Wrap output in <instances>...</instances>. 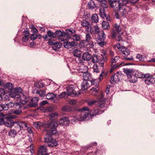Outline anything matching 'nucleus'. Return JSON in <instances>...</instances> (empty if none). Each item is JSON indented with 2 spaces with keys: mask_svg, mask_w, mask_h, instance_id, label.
Listing matches in <instances>:
<instances>
[{
  "mask_svg": "<svg viewBox=\"0 0 155 155\" xmlns=\"http://www.w3.org/2000/svg\"><path fill=\"white\" fill-rule=\"evenodd\" d=\"M101 108L102 107L98 106V107L95 108L90 112L87 107H84L80 110L81 111V115L74 116L71 120L72 123H77L79 121L88 120L92 118V116L99 115L104 112V110H101Z\"/></svg>",
  "mask_w": 155,
  "mask_h": 155,
  "instance_id": "nucleus-1",
  "label": "nucleus"
},
{
  "mask_svg": "<svg viewBox=\"0 0 155 155\" xmlns=\"http://www.w3.org/2000/svg\"><path fill=\"white\" fill-rule=\"evenodd\" d=\"M70 123V120L67 117H61L59 121H58L56 119L48 123L47 126L50 129V133L55 134L57 132L56 127L59 125L68 126Z\"/></svg>",
  "mask_w": 155,
  "mask_h": 155,
  "instance_id": "nucleus-2",
  "label": "nucleus"
},
{
  "mask_svg": "<svg viewBox=\"0 0 155 155\" xmlns=\"http://www.w3.org/2000/svg\"><path fill=\"white\" fill-rule=\"evenodd\" d=\"M73 33L71 29H68L66 32H62L60 30L56 31L55 34L59 37L58 39L61 41H64L67 39L71 38V35Z\"/></svg>",
  "mask_w": 155,
  "mask_h": 155,
  "instance_id": "nucleus-3",
  "label": "nucleus"
},
{
  "mask_svg": "<svg viewBox=\"0 0 155 155\" xmlns=\"http://www.w3.org/2000/svg\"><path fill=\"white\" fill-rule=\"evenodd\" d=\"M125 5H121L115 11V16L117 18L121 17H126L128 13Z\"/></svg>",
  "mask_w": 155,
  "mask_h": 155,
  "instance_id": "nucleus-4",
  "label": "nucleus"
},
{
  "mask_svg": "<svg viewBox=\"0 0 155 155\" xmlns=\"http://www.w3.org/2000/svg\"><path fill=\"white\" fill-rule=\"evenodd\" d=\"M110 6L115 11L121 5H126L127 2L125 0H109Z\"/></svg>",
  "mask_w": 155,
  "mask_h": 155,
  "instance_id": "nucleus-5",
  "label": "nucleus"
},
{
  "mask_svg": "<svg viewBox=\"0 0 155 155\" xmlns=\"http://www.w3.org/2000/svg\"><path fill=\"white\" fill-rule=\"evenodd\" d=\"M119 57L118 56H115L111 58L110 63L111 68L110 70V73L112 72L116 68L120 66H123L125 65L124 62H122L119 64L117 63L116 64H114L119 60Z\"/></svg>",
  "mask_w": 155,
  "mask_h": 155,
  "instance_id": "nucleus-6",
  "label": "nucleus"
},
{
  "mask_svg": "<svg viewBox=\"0 0 155 155\" xmlns=\"http://www.w3.org/2000/svg\"><path fill=\"white\" fill-rule=\"evenodd\" d=\"M100 97H99L100 99L98 101H96L94 100L88 102V104L89 105H91L96 103V104L98 105L100 107H104L105 105V102L104 101H102L101 100L103 98V94L102 92H101L100 94Z\"/></svg>",
  "mask_w": 155,
  "mask_h": 155,
  "instance_id": "nucleus-7",
  "label": "nucleus"
},
{
  "mask_svg": "<svg viewBox=\"0 0 155 155\" xmlns=\"http://www.w3.org/2000/svg\"><path fill=\"white\" fill-rule=\"evenodd\" d=\"M19 96L20 97L18 98L17 100L19 101L21 104H24L28 102L29 99V96L27 93L22 92L21 94H19Z\"/></svg>",
  "mask_w": 155,
  "mask_h": 155,
  "instance_id": "nucleus-8",
  "label": "nucleus"
},
{
  "mask_svg": "<svg viewBox=\"0 0 155 155\" xmlns=\"http://www.w3.org/2000/svg\"><path fill=\"white\" fill-rule=\"evenodd\" d=\"M67 93L68 96H70L72 97L78 96L80 94V92H77L74 90L73 87H67Z\"/></svg>",
  "mask_w": 155,
  "mask_h": 155,
  "instance_id": "nucleus-9",
  "label": "nucleus"
},
{
  "mask_svg": "<svg viewBox=\"0 0 155 155\" xmlns=\"http://www.w3.org/2000/svg\"><path fill=\"white\" fill-rule=\"evenodd\" d=\"M76 70L77 71L75 72L77 73H82L87 72L88 71V68L87 66L84 64L79 63L78 66L76 67Z\"/></svg>",
  "mask_w": 155,
  "mask_h": 155,
  "instance_id": "nucleus-10",
  "label": "nucleus"
},
{
  "mask_svg": "<svg viewBox=\"0 0 155 155\" xmlns=\"http://www.w3.org/2000/svg\"><path fill=\"white\" fill-rule=\"evenodd\" d=\"M133 73V77L134 80L132 81L133 83L136 82L137 81V78H144L145 75V74H144L141 72L137 71H134Z\"/></svg>",
  "mask_w": 155,
  "mask_h": 155,
  "instance_id": "nucleus-11",
  "label": "nucleus"
},
{
  "mask_svg": "<svg viewBox=\"0 0 155 155\" xmlns=\"http://www.w3.org/2000/svg\"><path fill=\"white\" fill-rule=\"evenodd\" d=\"M47 34L43 35V38L46 41L49 40L50 41L52 38H56V35L53 32H52L51 31H48L47 32Z\"/></svg>",
  "mask_w": 155,
  "mask_h": 155,
  "instance_id": "nucleus-12",
  "label": "nucleus"
},
{
  "mask_svg": "<svg viewBox=\"0 0 155 155\" xmlns=\"http://www.w3.org/2000/svg\"><path fill=\"white\" fill-rule=\"evenodd\" d=\"M78 44L77 42L73 41H68L67 40L64 43V48L69 49L73 47L77 46L78 45Z\"/></svg>",
  "mask_w": 155,
  "mask_h": 155,
  "instance_id": "nucleus-13",
  "label": "nucleus"
},
{
  "mask_svg": "<svg viewBox=\"0 0 155 155\" xmlns=\"http://www.w3.org/2000/svg\"><path fill=\"white\" fill-rule=\"evenodd\" d=\"M48 43L50 45H53V49L55 51L60 48L62 45V44L59 42H54L51 41H49Z\"/></svg>",
  "mask_w": 155,
  "mask_h": 155,
  "instance_id": "nucleus-14",
  "label": "nucleus"
},
{
  "mask_svg": "<svg viewBox=\"0 0 155 155\" xmlns=\"http://www.w3.org/2000/svg\"><path fill=\"white\" fill-rule=\"evenodd\" d=\"M144 78H145V82L147 85H149L153 84L154 78L152 76L149 74H146Z\"/></svg>",
  "mask_w": 155,
  "mask_h": 155,
  "instance_id": "nucleus-15",
  "label": "nucleus"
},
{
  "mask_svg": "<svg viewBox=\"0 0 155 155\" xmlns=\"http://www.w3.org/2000/svg\"><path fill=\"white\" fill-rule=\"evenodd\" d=\"M4 124L6 127H12L14 124L15 125V122L14 121L9 117H7L5 118Z\"/></svg>",
  "mask_w": 155,
  "mask_h": 155,
  "instance_id": "nucleus-16",
  "label": "nucleus"
},
{
  "mask_svg": "<svg viewBox=\"0 0 155 155\" xmlns=\"http://www.w3.org/2000/svg\"><path fill=\"white\" fill-rule=\"evenodd\" d=\"M15 126H18L20 128V130L24 129L26 127H27L28 124L27 123L23 121H19L15 122Z\"/></svg>",
  "mask_w": 155,
  "mask_h": 155,
  "instance_id": "nucleus-17",
  "label": "nucleus"
},
{
  "mask_svg": "<svg viewBox=\"0 0 155 155\" xmlns=\"http://www.w3.org/2000/svg\"><path fill=\"white\" fill-rule=\"evenodd\" d=\"M134 71L132 69H124V72L127 75L129 78L133 79V75Z\"/></svg>",
  "mask_w": 155,
  "mask_h": 155,
  "instance_id": "nucleus-18",
  "label": "nucleus"
},
{
  "mask_svg": "<svg viewBox=\"0 0 155 155\" xmlns=\"http://www.w3.org/2000/svg\"><path fill=\"white\" fill-rule=\"evenodd\" d=\"M99 15L101 17L103 18H105L107 20H110L109 16L106 14L105 10L104 8H100Z\"/></svg>",
  "mask_w": 155,
  "mask_h": 155,
  "instance_id": "nucleus-19",
  "label": "nucleus"
},
{
  "mask_svg": "<svg viewBox=\"0 0 155 155\" xmlns=\"http://www.w3.org/2000/svg\"><path fill=\"white\" fill-rule=\"evenodd\" d=\"M4 89V87L0 88V96L3 97L4 100H8L9 97Z\"/></svg>",
  "mask_w": 155,
  "mask_h": 155,
  "instance_id": "nucleus-20",
  "label": "nucleus"
},
{
  "mask_svg": "<svg viewBox=\"0 0 155 155\" xmlns=\"http://www.w3.org/2000/svg\"><path fill=\"white\" fill-rule=\"evenodd\" d=\"M47 99L51 100L54 102H55V101L58 99V97L56 95L52 93H48L46 96Z\"/></svg>",
  "mask_w": 155,
  "mask_h": 155,
  "instance_id": "nucleus-21",
  "label": "nucleus"
},
{
  "mask_svg": "<svg viewBox=\"0 0 155 155\" xmlns=\"http://www.w3.org/2000/svg\"><path fill=\"white\" fill-rule=\"evenodd\" d=\"M119 76V75L118 74H115L111 77L110 80L111 83L113 84L114 82L117 83L119 82L120 79Z\"/></svg>",
  "mask_w": 155,
  "mask_h": 155,
  "instance_id": "nucleus-22",
  "label": "nucleus"
},
{
  "mask_svg": "<svg viewBox=\"0 0 155 155\" xmlns=\"http://www.w3.org/2000/svg\"><path fill=\"white\" fill-rule=\"evenodd\" d=\"M47 153V149L44 145L41 146L38 151V155H43Z\"/></svg>",
  "mask_w": 155,
  "mask_h": 155,
  "instance_id": "nucleus-23",
  "label": "nucleus"
},
{
  "mask_svg": "<svg viewBox=\"0 0 155 155\" xmlns=\"http://www.w3.org/2000/svg\"><path fill=\"white\" fill-rule=\"evenodd\" d=\"M90 81L84 80L81 84V88L82 90H85L90 87Z\"/></svg>",
  "mask_w": 155,
  "mask_h": 155,
  "instance_id": "nucleus-24",
  "label": "nucleus"
},
{
  "mask_svg": "<svg viewBox=\"0 0 155 155\" xmlns=\"http://www.w3.org/2000/svg\"><path fill=\"white\" fill-rule=\"evenodd\" d=\"M72 52L74 56L79 57L81 54V51L77 48H75L72 49Z\"/></svg>",
  "mask_w": 155,
  "mask_h": 155,
  "instance_id": "nucleus-25",
  "label": "nucleus"
},
{
  "mask_svg": "<svg viewBox=\"0 0 155 155\" xmlns=\"http://www.w3.org/2000/svg\"><path fill=\"white\" fill-rule=\"evenodd\" d=\"M99 31V28L97 25H95L90 27V31L91 34H97Z\"/></svg>",
  "mask_w": 155,
  "mask_h": 155,
  "instance_id": "nucleus-26",
  "label": "nucleus"
},
{
  "mask_svg": "<svg viewBox=\"0 0 155 155\" xmlns=\"http://www.w3.org/2000/svg\"><path fill=\"white\" fill-rule=\"evenodd\" d=\"M120 52V54L124 57H126L130 54L129 51L125 47L124 48H122Z\"/></svg>",
  "mask_w": 155,
  "mask_h": 155,
  "instance_id": "nucleus-27",
  "label": "nucleus"
},
{
  "mask_svg": "<svg viewBox=\"0 0 155 155\" xmlns=\"http://www.w3.org/2000/svg\"><path fill=\"white\" fill-rule=\"evenodd\" d=\"M91 58V55L88 52H85L83 54L82 58L84 61H89Z\"/></svg>",
  "mask_w": 155,
  "mask_h": 155,
  "instance_id": "nucleus-28",
  "label": "nucleus"
},
{
  "mask_svg": "<svg viewBox=\"0 0 155 155\" xmlns=\"http://www.w3.org/2000/svg\"><path fill=\"white\" fill-rule=\"evenodd\" d=\"M98 35V39L101 41L104 40L106 37L103 31H99L97 33Z\"/></svg>",
  "mask_w": 155,
  "mask_h": 155,
  "instance_id": "nucleus-29",
  "label": "nucleus"
},
{
  "mask_svg": "<svg viewBox=\"0 0 155 155\" xmlns=\"http://www.w3.org/2000/svg\"><path fill=\"white\" fill-rule=\"evenodd\" d=\"M99 89L98 87H93L90 91V93L93 95H96L98 93Z\"/></svg>",
  "mask_w": 155,
  "mask_h": 155,
  "instance_id": "nucleus-30",
  "label": "nucleus"
},
{
  "mask_svg": "<svg viewBox=\"0 0 155 155\" xmlns=\"http://www.w3.org/2000/svg\"><path fill=\"white\" fill-rule=\"evenodd\" d=\"M83 78L84 80L87 81H89L91 78V76L90 73H88V71L82 73Z\"/></svg>",
  "mask_w": 155,
  "mask_h": 155,
  "instance_id": "nucleus-31",
  "label": "nucleus"
},
{
  "mask_svg": "<svg viewBox=\"0 0 155 155\" xmlns=\"http://www.w3.org/2000/svg\"><path fill=\"white\" fill-rule=\"evenodd\" d=\"M81 25L82 26L87 28L86 31H87L88 30L89 24L87 21L85 20H83L81 22Z\"/></svg>",
  "mask_w": 155,
  "mask_h": 155,
  "instance_id": "nucleus-32",
  "label": "nucleus"
},
{
  "mask_svg": "<svg viewBox=\"0 0 155 155\" xmlns=\"http://www.w3.org/2000/svg\"><path fill=\"white\" fill-rule=\"evenodd\" d=\"M102 26L104 29H108L110 28L109 23L107 21H103Z\"/></svg>",
  "mask_w": 155,
  "mask_h": 155,
  "instance_id": "nucleus-33",
  "label": "nucleus"
},
{
  "mask_svg": "<svg viewBox=\"0 0 155 155\" xmlns=\"http://www.w3.org/2000/svg\"><path fill=\"white\" fill-rule=\"evenodd\" d=\"M9 94L12 97L15 98L16 100L20 97L19 94H16L14 91H10Z\"/></svg>",
  "mask_w": 155,
  "mask_h": 155,
  "instance_id": "nucleus-34",
  "label": "nucleus"
},
{
  "mask_svg": "<svg viewBox=\"0 0 155 155\" xmlns=\"http://www.w3.org/2000/svg\"><path fill=\"white\" fill-rule=\"evenodd\" d=\"M58 144L57 141L55 140L52 139L48 144V146L50 147H55Z\"/></svg>",
  "mask_w": 155,
  "mask_h": 155,
  "instance_id": "nucleus-35",
  "label": "nucleus"
},
{
  "mask_svg": "<svg viewBox=\"0 0 155 155\" xmlns=\"http://www.w3.org/2000/svg\"><path fill=\"white\" fill-rule=\"evenodd\" d=\"M91 21L92 22L97 23L98 21V18L97 14L93 15L91 17Z\"/></svg>",
  "mask_w": 155,
  "mask_h": 155,
  "instance_id": "nucleus-36",
  "label": "nucleus"
},
{
  "mask_svg": "<svg viewBox=\"0 0 155 155\" xmlns=\"http://www.w3.org/2000/svg\"><path fill=\"white\" fill-rule=\"evenodd\" d=\"M146 57L145 55H141L140 54H137L136 56V58L137 59L142 61H144Z\"/></svg>",
  "mask_w": 155,
  "mask_h": 155,
  "instance_id": "nucleus-37",
  "label": "nucleus"
},
{
  "mask_svg": "<svg viewBox=\"0 0 155 155\" xmlns=\"http://www.w3.org/2000/svg\"><path fill=\"white\" fill-rule=\"evenodd\" d=\"M50 130H49V133L50 134V135H48L47 137H45L44 138L45 141V142H46L48 143V144L52 140V139L51 137V135H54L53 134H52L50 133V129L49 128Z\"/></svg>",
  "mask_w": 155,
  "mask_h": 155,
  "instance_id": "nucleus-38",
  "label": "nucleus"
},
{
  "mask_svg": "<svg viewBox=\"0 0 155 155\" xmlns=\"http://www.w3.org/2000/svg\"><path fill=\"white\" fill-rule=\"evenodd\" d=\"M38 101V99L37 97H35L32 98L31 101L32 106H35L37 105V103Z\"/></svg>",
  "mask_w": 155,
  "mask_h": 155,
  "instance_id": "nucleus-39",
  "label": "nucleus"
},
{
  "mask_svg": "<svg viewBox=\"0 0 155 155\" xmlns=\"http://www.w3.org/2000/svg\"><path fill=\"white\" fill-rule=\"evenodd\" d=\"M2 87L5 89L7 88L8 90H11L13 88V85L11 83H8L5 85H2Z\"/></svg>",
  "mask_w": 155,
  "mask_h": 155,
  "instance_id": "nucleus-40",
  "label": "nucleus"
},
{
  "mask_svg": "<svg viewBox=\"0 0 155 155\" xmlns=\"http://www.w3.org/2000/svg\"><path fill=\"white\" fill-rule=\"evenodd\" d=\"M8 135L12 137H14L17 134V132L15 130H12L8 132Z\"/></svg>",
  "mask_w": 155,
  "mask_h": 155,
  "instance_id": "nucleus-41",
  "label": "nucleus"
},
{
  "mask_svg": "<svg viewBox=\"0 0 155 155\" xmlns=\"http://www.w3.org/2000/svg\"><path fill=\"white\" fill-rule=\"evenodd\" d=\"M88 5L89 8L91 9H94L96 7V5L92 1H90L88 3Z\"/></svg>",
  "mask_w": 155,
  "mask_h": 155,
  "instance_id": "nucleus-42",
  "label": "nucleus"
},
{
  "mask_svg": "<svg viewBox=\"0 0 155 155\" xmlns=\"http://www.w3.org/2000/svg\"><path fill=\"white\" fill-rule=\"evenodd\" d=\"M121 28L119 25H118L116 24L114 25L113 30L119 32L121 31Z\"/></svg>",
  "mask_w": 155,
  "mask_h": 155,
  "instance_id": "nucleus-43",
  "label": "nucleus"
},
{
  "mask_svg": "<svg viewBox=\"0 0 155 155\" xmlns=\"http://www.w3.org/2000/svg\"><path fill=\"white\" fill-rule=\"evenodd\" d=\"M36 93L41 97H44L46 94V91L43 90H38L37 91Z\"/></svg>",
  "mask_w": 155,
  "mask_h": 155,
  "instance_id": "nucleus-44",
  "label": "nucleus"
},
{
  "mask_svg": "<svg viewBox=\"0 0 155 155\" xmlns=\"http://www.w3.org/2000/svg\"><path fill=\"white\" fill-rule=\"evenodd\" d=\"M107 2L105 0H104L103 2L100 3V5L101 7L100 8H106L107 7Z\"/></svg>",
  "mask_w": 155,
  "mask_h": 155,
  "instance_id": "nucleus-45",
  "label": "nucleus"
},
{
  "mask_svg": "<svg viewBox=\"0 0 155 155\" xmlns=\"http://www.w3.org/2000/svg\"><path fill=\"white\" fill-rule=\"evenodd\" d=\"M28 32L27 33L26 35H25L23 36L22 41L23 42H27L29 39V35Z\"/></svg>",
  "mask_w": 155,
  "mask_h": 155,
  "instance_id": "nucleus-46",
  "label": "nucleus"
},
{
  "mask_svg": "<svg viewBox=\"0 0 155 155\" xmlns=\"http://www.w3.org/2000/svg\"><path fill=\"white\" fill-rule=\"evenodd\" d=\"M89 83H91L92 85L95 86L94 87H98L99 82H97L96 80H92L91 81H90Z\"/></svg>",
  "mask_w": 155,
  "mask_h": 155,
  "instance_id": "nucleus-47",
  "label": "nucleus"
},
{
  "mask_svg": "<svg viewBox=\"0 0 155 155\" xmlns=\"http://www.w3.org/2000/svg\"><path fill=\"white\" fill-rule=\"evenodd\" d=\"M81 39V36L78 34H75L73 35V39L74 40H75L78 41H79Z\"/></svg>",
  "mask_w": 155,
  "mask_h": 155,
  "instance_id": "nucleus-48",
  "label": "nucleus"
},
{
  "mask_svg": "<svg viewBox=\"0 0 155 155\" xmlns=\"http://www.w3.org/2000/svg\"><path fill=\"white\" fill-rule=\"evenodd\" d=\"M98 59V56L97 55H93L92 57V61L94 63L97 62Z\"/></svg>",
  "mask_w": 155,
  "mask_h": 155,
  "instance_id": "nucleus-49",
  "label": "nucleus"
},
{
  "mask_svg": "<svg viewBox=\"0 0 155 155\" xmlns=\"http://www.w3.org/2000/svg\"><path fill=\"white\" fill-rule=\"evenodd\" d=\"M15 92L17 94H21L22 93V89L21 87H16L14 89Z\"/></svg>",
  "mask_w": 155,
  "mask_h": 155,
  "instance_id": "nucleus-50",
  "label": "nucleus"
},
{
  "mask_svg": "<svg viewBox=\"0 0 155 155\" xmlns=\"http://www.w3.org/2000/svg\"><path fill=\"white\" fill-rule=\"evenodd\" d=\"M42 124L41 122L39 121H37L34 123V125L35 127L38 129L40 128V127L42 125Z\"/></svg>",
  "mask_w": 155,
  "mask_h": 155,
  "instance_id": "nucleus-51",
  "label": "nucleus"
},
{
  "mask_svg": "<svg viewBox=\"0 0 155 155\" xmlns=\"http://www.w3.org/2000/svg\"><path fill=\"white\" fill-rule=\"evenodd\" d=\"M93 71L94 72L98 73L100 71L98 69V66L96 64H94L93 67Z\"/></svg>",
  "mask_w": 155,
  "mask_h": 155,
  "instance_id": "nucleus-52",
  "label": "nucleus"
},
{
  "mask_svg": "<svg viewBox=\"0 0 155 155\" xmlns=\"http://www.w3.org/2000/svg\"><path fill=\"white\" fill-rule=\"evenodd\" d=\"M107 58L106 57H103V58L102 60H101L99 62L100 66L101 67L103 66L104 65V64L105 62L107 61Z\"/></svg>",
  "mask_w": 155,
  "mask_h": 155,
  "instance_id": "nucleus-53",
  "label": "nucleus"
},
{
  "mask_svg": "<svg viewBox=\"0 0 155 155\" xmlns=\"http://www.w3.org/2000/svg\"><path fill=\"white\" fill-rule=\"evenodd\" d=\"M68 96L67 92H64L62 93L61 94L58 95L59 98H62L64 97H66Z\"/></svg>",
  "mask_w": 155,
  "mask_h": 155,
  "instance_id": "nucleus-54",
  "label": "nucleus"
},
{
  "mask_svg": "<svg viewBox=\"0 0 155 155\" xmlns=\"http://www.w3.org/2000/svg\"><path fill=\"white\" fill-rule=\"evenodd\" d=\"M86 41L84 40L81 41L79 44V46L80 48H82L86 45Z\"/></svg>",
  "mask_w": 155,
  "mask_h": 155,
  "instance_id": "nucleus-55",
  "label": "nucleus"
},
{
  "mask_svg": "<svg viewBox=\"0 0 155 155\" xmlns=\"http://www.w3.org/2000/svg\"><path fill=\"white\" fill-rule=\"evenodd\" d=\"M91 39V37L90 35L89 34H87L86 36V41L88 43L90 41Z\"/></svg>",
  "mask_w": 155,
  "mask_h": 155,
  "instance_id": "nucleus-56",
  "label": "nucleus"
},
{
  "mask_svg": "<svg viewBox=\"0 0 155 155\" xmlns=\"http://www.w3.org/2000/svg\"><path fill=\"white\" fill-rule=\"evenodd\" d=\"M34 86L38 88L43 87L44 86V85L38 82H36L34 84Z\"/></svg>",
  "mask_w": 155,
  "mask_h": 155,
  "instance_id": "nucleus-57",
  "label": "nucleus"
},
{
  "mask_svg": "<svg viewBox=\"0 0 155 155\" xmlns=\"http://www.w3.org/2000/svg\"><path fill=\"white\" fill-rule=\"evenodd\" d=\"M58 114L57 113L55 112L54 113H52L50 115V118L51 120H52L53 118H55V117L58 116Z\"/></svg>",
  "mask_w": 155,
  "mask_h": 155,
  "instance_id": "nucleus-58",
  "label": "nucleus"
},
{
  "mask_svg": "<svg viewBox=\"0 0 155 155\" xmlns=\"http://www.w3.org/2000/svg\"><path fill=\"white\" fill-rule=\"evenodd\" d=\"M14 106V104L12 102H10L9 103L6 104L7 109L11 107Z\"/></svg>",
  "mask_w": 155,
  "mask_h": 155,
  "instance_id": "nucleus-59",
  "label": "nucleus"
},
{
  "mask_svg": "<svg viewBox=\"0 0 155 155\" xmlns=\"http://www.w3.org/2000/svg\"><path fill=\"white\" fill-rule=\"evenodd\" d=\"M124 60L126 61H134V59L132 56H131L130 58H127V57H124Z\"/></svg>",
  "mask_w": 155,
  "mask_h": 155,
  "instance_id": "nucleus-60",
  "label": "nucleus"
},
{
  "mask_svg": "<svg viewBox=\"0 0 155 155\" xmlns=\"http://www.w3.org/2000/svg\"><path fill=\"white\" fill-rule=\"evenodd\" d=\"M48 102L46 100L42 101L40 104V106H43L48 104Z\"/></svg>",
  "mask_w": 155,
  "mask_h": 155,
  "instance_id": "nucleus-61",
  "label": "nucleus"
},
{
  "mask_svg": "<svg viewBox=\"0 0 155 155\" xmlns=\"http://www.w3.org/2000/svg\"><path fill=\"white\" fill-rule=\"evenodd\" d=\"M104 74V71H102L101 74H100L99 77L98 78L99 80L101 81L103 78V76Z\"/></svg>",
  "mask_w": 155,
  "mask_h": 155,
  "instance_id": "nucleus-62",
  "label": "nucleus"
},
{
  "mask_svg": "<svg viewBox=\"0 0 155 155\" xmlns=\"http://www.w3.org/2000/svg\"><path fill=\"white\" fill-rule=\"evenodd\" d=\"M15 108L16 109L20 108L21 107V106L20 104L18 103H16L14 104V106Z\"/></svg>",
  "mask_w": 155,
  "mask_h": 155,
  "instance_id": "nucleus-63",
  "label": "nucleus"
},
{
  "mask_svg": "<svg viewBox=\"0 0 155 155\" xmlns=\"http://www.w3.org/2000/svg\"><path fill=\"white\" fill-rule=\"evenodd\" d=\"M37 36L36 35L33 34H32L30 37L31 39L32 40H34L37 38Z\"/></svg>",
  "mask_w": 155,
  "mask_h": 155,
  "instance_id": "nucleus-64",
  "label": "nucleus"
}]
</instances>
